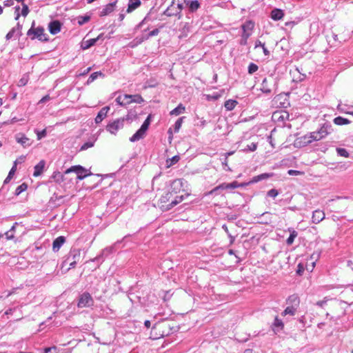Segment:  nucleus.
Segmentation results:
<instances>
[{
	"instance_id": "f257e3e1",
	"label": "nucleus",
	"mask_w": 353,
	"mask_h": 353,
	"mask_svg": "<svg viewBox=\"0 0 353 353\" xmlns=\"http://www.w3.org/2000/svg\"><path fill=\"white\" fill-rule=\"evenodd\" d=\"M331 130L332 127L330 125L324 124L316 131L305 134L302 138L305 143L310 144L314 141H320L326 137L330 134Z\"/></svg>"
},
{
	"instance_id": "f03ea898",
	"label": "nucleus",
	"mask_w": 353,
	"mask_h": 353,
	"mask_svg": "<svg viewBox=\"0 0 353 353\" xmlns=\"http://www.w3.org/2000/svg\"><path fill=\"white\" fill-rule=\"evenodd\" d=\"M35 22L33 21L31 28L28 30L27 35L31 40L38 39L40 41H48V36L45 33V29L42 26L34 28Z\"/></svg>"
},
{
	"instance_id": "7ed1b4c3",
	"label": "nucleus",
	"mask_w": 353,
	"mask_h": 353,
	"mask_svg": "<svg viewBox=\"0 0 353 353\" xmlns=\"http://www.w3.org/2000/svg\"><path fill=\"white\" fill-rule=\"evenodd\" d=\"M171 191H169L162 195L159 199L160 203L163 205V203H166L169 202L174 195L177 194L180 190L182 188L183 182L181 179H175L171 183Z\"/></svg>"
},
{
	"instance_id": "20e7f679",
	"label": "nucleus",
	"mask_w": 353,
	"mask_h": 353,
	"mask_svg": "<svg viewBox=\"0 0 353 353\" xmlns=\"http://www.w3.org/2000/svg\"><path fill=\"white\" fill-rule=\"evenodd\" d=\"M81 258V250L77 248H72L69 252L63 264L68 265V269L74 268Z\"/></svg>"
},
{
	"instance_id": "39448f33",
	"label": "nucleus",
	"mask_w": 353,
	"mask_h": 353,
	"mask_svg": "<svg viewBox=\"0 0 353 353\" xmlns=\"http://www.w3.org/2000/svg\"><path fill=\"white\" fill-rule=\"evenodd\" d=\"M150 116H148L142 123L141 128L130 138L131 142L139 141L145 137L150 123Z\"/></svg>"
},
{
	"instance_id": "423d86ee",
	"label": "nucleus",
	"mask_w": 353,
	"mask_h": 353,
	"mask_svg": "<svg viewBox=\"0 0 353 353\" xmlns=\"http://www.w3.org/2000/svg\"><path fill=\"white\" fill-rule=\"evenodd\" d=\"M124 121L125 118H119L114 120L107 124L105 129L111 134L116 135L118 131L123 128Z\"/></svg>"
},
{
	"instance_id": "0eeeda50",
	"label": "nucleus",
	"mask_w": 353,
	"mask_h": 353,
	"mask_svg": "<svg viewBox=\"0 0 353 353\" xmlns=\"http://www.w3.org/2000/svg\"><path fill=\"white\" fill-rule=\"evenodd\" d=\"M94 299L89 292H85L80 294L78 301L77 307L79 308L90 307L94 305Z\"/></svg>"
},
{
	"instance_id": "6e6552de",
	"label": "nucleus",
	"mask_w": 353,
	"mask_h": 353,
	"mask_svg": "<svg viewBox=\"0 0 353 353\" xmlns=\"http://www.w3.org/2000/svg\"><path fill=\"white\" fill-rule=\"evenodd\" d=\"M290 114L286 111H276L272 114V120L279 125H285L286 121H288Z\"/></svg>"
},
{
	"instance_id": "1a4fd4ad",
	"label": "nucleus",
	"mask_w": 353,
	"mask_h": 353,
	"mask_svg": "<svg viewBox=\"0 0 353 353\" xmlns=\"http://www.w3.org/2000/svg\"><path fill=\"white\" fill-rule=\"evenodd\" d=\"M22 25L17 23V26L12 28L6 34V39L10 40L11 39H17L21 35Z\"/></svg>"
},
{
	"instance_id": "9d476101",
	"label": "nucleus",
	"mask_w": 353,
	"mask_h": 353,
	"mask_svg": "<svg viewBox=\"0 0 353 353\" xmlns=\"http://www.w3.org/2000/svg\"><path fill=\"white\" fill-rule=\"evenodd\" d=\"M189 195H190L189 194H185L184 195L176 196L173 200H171L170 203H169L166 205H161V208H164L165 210H170L174 206L180 203L182 201H183L185 199H186Z\"/></svg>"
},
{
	"instance_id": "9b49d317",
	"label": "nucleus",
	"mask_w": 353,
	"mask_h": 353,
	"mask_svg": "<svg viewBox=\"0 0 353 353\" xmlns=\"http://www.w3.org/2000/svg\"><path fill=\"white\" fill-rule=\"evenodd\" d=\"M117 2V1L116 0L104 6L99 12V16L105 17L112 13L115 9Z\"/></svg>"
},
{
	"instance_id": "f8f14e48",
	"label": "nucleus",
	"mask_w": 353,
	"mask_h": 353,
	"mask_svg": "<svg viewBox=\"0 0 353 353\" xmlns=\"http://www.w3.org/2000/svg\"><path fill=\"white\" fill-rule=\"evenodd\" d=\"M61 29V23L58 20H54L49 23L48 30L51 34L55 35L58 34Z\"/></svg>"
},
{
	"instance_id": "ddd939ff",
	"label": "nucleus",
	"mask_w": 353,
	"mask_h": 353,
	"mask_svg": "<svg viewBox=\"0 0 353 353\" xmlns=\"http://www.w3.org/2000/svg\"><path fill=\"white\" fill-rule=\"evenodd\" d=\"M325 217V212L323 210H316L312 213V222L318 224Z\"/></svg>"
},
{
	"instance_id": "4468645a",
	"label": "nucleus",
	"mask_w": 353,
	"mask_h": 353,
	"mask_svg": "<svg viewBox=\"0 0 353 353\" xmlns=\"http://www.w3.org/2000/svg\"><path fill=\"white\" fill-rule=\"evenodd\" d=\"M110 109V108L109 106H105L102 108L94 119L95 123H100L107 117V114Z\"/></svg>"
},
{
	"instance_id": "2eb2a0df",
	"label": "nucleus",
	"mask_w": 353,
	"mask_h": 353,
	"mask_svg": "<svg viewBox=\"0 0 353 353\" xmlns=\"http://www.w3.org/2000/svg\"><path fill=\"white\" fill-rule=\"evenodd\" d=\"M130 100L129 94H125L119 95L116 98L115 101L120 106H126L130 104Z\"/></svg>"
},
{
	"instance_id": "dca6fc26",
	"label": "nucleus",
	"mask_w": 353,
	"mask_h": 353,
	"mask_svg": "<svg viewBox=\"0 0 353 353\" xmlns=\"http://www.w3.org/2000/svg\"><path fill=\"white\" fill-rule=\"evenodd\" d=\"M65 242V238L63 236H59L56 238L52 243V250L54 252H58L61 246Z\"/></svg>"
},
{
	"instance_id": "f3484780",
	"label": "nucleus",
	"mask_w": 353,
	"mask_h": 353,
	"mask_svg": "<svg viewBox=\"0 0 353 353\" xmlns=\"http://www.w3.org/2000/svg\"><path fill=\"white\" fill-rule=\"evenodd\" d=\"M103 34L101 33L96 38H94V39H88L86 41H84L83 43H82V45H81V48L83 49V50H86V49H88L89 48H90L91 46H94L97 41L98 40H99L100 39H102L103 38Z\"/></svg>"
},
{
	"instance_id": "a211bd4d",
	"label": "nucleus",
	"mask_w": 353,
	"mask_h": 353,
	"mask_svg": "<svg viewBox=\"0 0 353 353\" xmlns=\"http://www.w3.org/2000/svg\"><path fill=\"white\" fill-rule=\"evenodd\" d=\"M45 165L46 161L44 160H41L37 165H35L34 167L33 176L34 177L40 176L43 172Z\"/></svg>"
},
{
	"instance_id": "6ab92c4d",
	"label": "nucleus",
	"mask_w": 353,
	"mask_h": 353,
	"mask_svg": "<svg viewBox=\"0 0 353 353\" xmlns=\"http://www.w3.org/2000/svg\"><path fill=\"white\" fill-rule=\"evenodd\" d=\"M287 304L295 308H298L300 304V299L296 294L290 296L287 299Z\"/></svg>"
},
{
	"instance_id": "aec40b11",
	"label": "nucleus",
	"mask_w": 353,
	"mask_h": 353,
	"mask_svg": "<svg viewBox=\"0 0 353 353\" xmlns=\"http://www.w3.org/2000/svg\"><path fill=\"white\" fill-rule=\"evenodd\" d=\"M16 141L23 147L30 146L31 143L30 139L23 134H19L16 136Z\"/></svg>"
},
{
	"instance_id": "412c9836",
	"label": "nucleus",
	"mask_w": 353,
	"mask_h": 353,
	"mask_svg": "<svg viewBox=\"0 0 353 353\" xmlns=\"http://www.w3.org/2000/svg\"><path fill=\"white\" fill-rule=\"evenodd\" d=\"M273 331L276 333L282 330L284 327V324L281 319H279L278 316L274 318V322L272 325Z\"/></svg>"
},
{
	"instance_id": "4be33fe9",
	"label": "nucleus",
	"mask_w": 353,
	"mask_h": 353,
	"mask_svg": "<svg viewBox=\"0 0 353 353\" xmlns=\"http://www.w3.org/2000/svg\"><path fill=\"white\" fill-rule=\"evenodd\" d=\"M174 1L172 0L171 4L167 8V9L163 12V14L167 17H179L177 11L174 8Z\"/></svg>"
},
{
	"instance_id": "5701e85b",
	"label": "nucleus",
	"mask_w": 353,
	"mask_h": 353,
	"mask_svg": "<svg viewBox=\"0 0 353 353\" xmlns=\"http://www.w3.org/2000/svg\"><path fill=\"white\" fill-rule=\"evenodd\" d=\"M270 16L274 21H279L283 19L284 12L281 9L274 8L271 11Z\"/></svg>"
},
{
	"instance_id": "b1692460",
	"label": "nucleus",
	"mask_w": 353,
	"mask_h": 353,
	"mask_svg": "<svg viewBox=\"0 0 353 353\" xmlns=\"http://www.w3.org/2000/svg\"><path fill=\"white\" fill-rule=\"evenodd\" d=\"M254 22L252 20H247L241 26V28L243 32H249L252 34V31L254 28Z\"/></svg>"
},
{
	"instance_id": "393cba45",
	"label": "nucleus",
	"mask_w": 353,
	"mask_h": 353,
	"mask_svg": "<svg viewBox=\"0 0 353 353\" xmlns=\"http://www.w3.org/2000/svg\"><path fill=\"white\" fill-rule=\"evenodd\" d=\"M141 6L140 0H129L128 3L127 12L130 13Z\"/></svg>"
},
{
	"instance_id": "a878e982",
	"label": "nucleus",
	"mask_w": 353,
	"mask_h": 353,
	"mask_svg": "<svg viewBox=\"0 0 353 353\" xmlns=\"http://www.w3.org/2000/svg\"><path fill=\"white\" fill-rule=\"evenodd\" d=\"M92 175V172L81 166V170H79L77 173V179L79 181L84 179L85 177Z\"/></svg>"
},
{
	"instance_id": "bb28decb",
	"label": "nucleus",
	"mask_w": 353,
	"mask_h": 353,
	"mask_svg": "<svg viewBox=\"0 0 353 353\" xmlns=\"http://www.w3.org/2000/svg\"><path fill=\"white\" fill-rule=\"evenodd\" d=\"M18 225V223L15 222L11 228L5 232L3 235L6 236V238L7 240H12L14 238V232L17 225Z\"/></svg>"
},
{
	"instance_id": "cd10ccee",
	"label": "nucleus",
	"mask_w": 353,
	"mask_h": 353,
	"mask_svg": "<svg viewBox=\"0 0 353 353\" xmlns=\"http://www.w3.org/2000/svg\"><path fill=\"white\" fill-rule=\"evenodd\" d=\"M192 12H196L200 8V3L198 0L190 1L186 5Z\"/></svg>"
},
{
	"instance_id": "c85d7f7f",
	"label": "nucleus",
	"mask_w": 353,
	"mask_h": 353,
	"mask_svg": "<svg viewBox=\"0 0 353 353\" xmlns=\"http://www.w3.org/2000/svg\"><path fill=\"white\" fill-rule=\"evenodd\" d=\"M238 104V102L234 99H228L225 101L224 103V107L228 111L233 110L236 105Z\"/></svg>"
},
{
	"instance_id": "c756f323",
	"label": "nucleus",
	"mask_w": 353,
	"mask_h": 353,
	"mask_svg": "<svg viewBox=\"0 0 353 353\" xmlns=\"http://www.w3.org/2000/svg\"><path fill=\"white\" fill-rule=\"evenodd\" d=\"M185 106L182 103H180L175 108H174L172 110H171L170 114L171 115L177 116L181 114H183L185 112Z\"/></svg>"
},
{
	"instance_id": "7c9ffc66",
	"label": "nucleus",
	"mask_w": 353,
	"mask_h": 353,
	"mask_svg": "<svg viewBox=\"0 0 353 353\" xmlns=\"http://www.w3.org/2000/svg\"><path fill=\"white\" fill-rule=\"evenodd\" d=\"M288 230L290 232V234L286 240V243L288 245H290L294 243L295 238L298 235V232L296 230H294L293 228H289Z\"/></svg>"
},
{
	"instance_id": "2f4dec72",
	"label": "nucleus",
	"mask_w": 353,
	"mask_h": 353,
	"mask_svg": "<svg viewBox=\"0 0 353 353\" xmlns=\"http://www.w3.org/2000/svg\"><path fill=\"white\" fill-rule=\"evenodd\" d=\"M65 174H62L59 171H55L52 175V179H53L56 183H61L64 181Z\"/></svg>"
},
{
	"instance_id": "473e14b6",
	"label": "nucleus",
	"mask_w": 353,
	"mask_h": 353,
	"mask_svg": "<svg viewBox=\"0 0 353 353\" xmlns=\"http://www.w3.org/2000/svg\"><path fill=\"white\" fill-rule=\"evenodd\" d=\"M296 310L297 308L288 305L287 307L281 313V315L283 316L286 315L294 316L296 314Z\"/></svg>"
},
{
	"instance_id": "72a5a7b5",
	"label": "nucleus",
	"mask_w": 353,
	"mask_h": 353,
	"mask_svg": "<svg viewBox=\"0 0 353 353\" xmlns=\"http://www.w3.org/2000/svg\"><path fill=\"white\" fill-rule=\"evenodd\" d=\"M130 97V102L136 103H141L144 101L143 97L140 94H129Z\"/></svg>"
},
{
	"instance_id": "f704fd0d",
	"label": "nucleus",
	"mask_w": 353,
	"mask_h": 353,
	"mask_svg": "<svg viewBox=\"0 0 353 353\" xmlns=\"http://www.w3.org/2000/svg\"><path fill=\"white\" fill-rule=\"evenodd\" d=\"M260 90L265 94H270L272 90L271 88L268 85V81L266 78L263 79Z\"/></svg>"
},
{
	"instance_id": "c9c22d12",
	"label": "nucleus",
	"mask_w": 353,
	"mask_h": 353,
	"mask_svg": "<svg viewBox=\"0 0 353 353\" xmlns=\"http://www.w3.org/2000/svg\"><path fill=\"white\" fill-rule=\"evenodd\" d=\"M334 123L338 125H343L350 123V121H349L347 119L339 116L334 119Z\"/></svg>"
},
{
	"instance_id": "e433bc0d",
	"label": "nucleus",
	"mask_w": 353,
	"mask_h": 353,
	"mask_svg": "<svg viewBox=\"0 0 353 353\" xmlns=\"http://www.w3.org/2000/svg\"><path fill=\"white\" fill-rule=\"evenodd\" d=\"M101 76H103L101 72H94L90 75L86 83L89 85L91 83H92L94 80H96L99 77Z\"/></svg>"
},
{
	"instance_id": "4c0bfd02",
	"label": "nucleus",
	"mask_w": 353,
	"mask_h": 353,
	"mask_svg": "<svg viewBox=\"0 0 353 353\" xmlns=\"http://www.w3.org/2000/svg\"><path fill=\"white\" fill-rule=\"evenodd\" d=\"M220 190H227L226 183H223L210 190L208 194H216L217 192Z\"/></svg>"
},
{
	"instance_id": "58836bf2",
	"label": "nucleus",
	"mask_w": 353,
	"mask_h": 353,
	"mask_svg": "<svg viewBox=\"0 0 353 353\" xmlns=\"http://www.w3.org/2000/svg\"><path fill=\"white\" fill-rule=\"evenodd\" d=\"M227 190H232L240 187H244V183H239L236 181H234L230 183H226Z\"/></svg>"
},
{
	"instance_id": "ea45409f",
	"label": "nucleus",
	"mask_w": 353,
	"mask_h": 353,
	"mask_svg": "<svg viewBox=\"0 0 353 353\" xmlns=\"http://www.w3.org/2000/svg\"><path fill=\"white\" fill-rule=\"evenodd\" d=\"M159 33V29L156 28L150 31L147 35L143 36L140 40L139 43H141L144 40H148L151 37L157 36Z\"/></svg>"
},
{
	"instance_id": "a19ab883",
	"label": "nucleus",
	"mask_w": 353,
	"mask_h": 353,
	"mask_svg": "<svg viewBox=\"0 0 353 353\" xmlns=\"http://www.w3.org/2000/svg\"><path fill=\"white\" fill-rule=\"evenodd\" d=\"M79 170H81V165H72L70 168H68L64 172V174H69V173L74 172L77 174V173Z\"/></svg>"
},
{
	"instance_id": "79ce46f5",
	"label": "nucleus",
	"mask_w": 353,
	"mask_h": 353,
	"mask_svg": "<svg viewBox=\"0 0 353 353\" xmlns=\"http://www.w3.org/2000/svg\"><path fill=\"white\" fill-rule=\"evenodd\" d=\"M90 19V16L85 15V16H79L77 18V23L79 25L82 26L84 23L88 22Z\"/></svg>"
},
{
	"instance_id": "37998d69",
	"label": "nucleus",
	"mask_w": 353,
	"mask_h": 353,
	"mask_svg": "<svg viewBox=\"0 0 353 353\" xmlns=\"http://www.w3.org/2000/svg\"><path fill=\"white\" fill-rule=\"evenodd\" d=\"M29 81V76L27 74L23 75L18 82V86H25Z\"/></svg>"
},
{
	"instance_id": "c03bdc74",
	"label": "nucleus",
	"mask_w": 353,
	"mask_h": 353,
	"mask_svg": "<svg viewBox=\"0 0 353 353\" xmlns=\"http://www.w3.org/2000/svg\"><path fill=\"white\" fill-rule=\"evenodd\" d=\"M34 132L37 134V137L38 140H41V139L44 138L47 135V132L46 129H43L42 130H39L35 129Z\"/></svg>"
},
{
	"instance_id": "a18cd8bd",
	"label": "nucleus",
	"mask_w": 353,
	"mask_h": 353,
	"mask_svg": "<svg viewBox=\"0 0 353 353\" xmlns=\"http://www.w3.org/2000/svg\"><path fill=\"white\" fill-rule=\"evenodd\" d=\"M184 117L179 118L174 123V132H178L181 128Z\"/></svg>"
},
{
	"instance_id": "49530a36",
	"label": "nucleus",
	"mask_w": 353,
	"mask_h": 353,
	"mask_svg": "<svg viewBox=\"0 0 353 353\" xmlns=\"http://www.w3.org/2000/svg\"><path fill=\"white\" fill-rule=\"evenodd\" d=\"M272 174H268V173H263L261 174H259L254 177V181L257 182L263 179H268L269 177L272 176Z\"/></svg>"
},
{
	"instance_id": "de8ad7c7",
	"label": "nucleus",
	"mask_w": 353,
	"mask_h": 353,
	"mask_svg": "<svg viewBox=\"0 0 353 353\" xmlns=\"http://www.w3.org/2000/svg\"><path fill=\"white\" fill-rule=\"evenodd\" d=\"M26 189H27V185L25 183H22L16 188L15 194L19 195L21 192H24Z\"/></svg>"
},
{
	"instance_id": "09e8293b",
	"label": "nucleus",
	"mask_w": 353,
	"mask_h": 353,
	"mask_svg": "<svg viewBox=\"0 0 353 353\" xmlns=\"http://www.w3.org/2000/svg\"><path fill=\"white\" fill-rule=\"evenodd\" d=\"M94 145V141H87L85 143H84L81 146V150H85L90 148H92L93 147Z\"/></svg>"
},
{
	"instance_id": "8fccbe9b",
	"label": "nucleus",
	"mask_w": 353,
	"mask_h": 353,
	"mask_svg": "<svg viewBox=\"0 0 353 353\" xmlns=\"http://www.w3.org/2000/svg\"><path fill=\"white\" fill-rule=\"evenodd\" d=\"M336 151H337V154L339 155H340L341 157H348L350 154L349 152L346 150V149L345 148H337L336 149Z\"/></svg>"
},
{
	"instance_id": "3c124183",
	"label": "nucleus",
	"mask_w": 353,
	"mask_h": 353,
	"mask_svg": "<svg viewBox=\"0 0 353 353\" xmlns=\"http://www.w3.org/2000/svg\"><path fill=\"white\" fill-rule=\"evenodd\" d=\"M16 170V165H14L12 168L11 170H10L9 173H8V175L7 176V177L6 178V179L4 180V183H7L10 181V180L12 179V175L14 174V172Z\"/></svg>"
},
{
	"instance_id": "603ef678",
	"label": "nucleus",
	"mask_w": 353,
	"mask_h": 353,
	"mask_svg": "<svg viewBox=\"0 0 353 353\" xmlns=\"http://www.w3.org/2000/svg\"><path fill=\"white\" fill-rule=\"evenodd\" d=\"M179 160V157L176 155V156H174L172 158L168 159L167 161V164H168V167H170L174 164H175L176 163H177Z\"/></svg>"
},
{
	"instance_id": "864d4df0",
	"label": "nucleus",
	"mask_w": 353,
	"mask_h": 353,
	"mask_svg": "<svg viewBox=\"0 0 353 353\" xmlns=\"http://www.w3.org/2000/svg\"><path fill=\"white\" fill-rule=\"evenodd\" d=\"M258 65L254 63H250L248 65V72L250 74H253L254 72L258 70Z\"/></svg>"
},
{
	"instance_id": "5fc2aeb1",
	"label": "nucleus",
	"mask_w": 353,
	"mask_h": 353,
	"mask_svg": "<svg viewBox=\"0 0 353 353\" xmlns=\"http://www.w3.org/2000/svg\"><path fill=\"white\" fill-rule=\"evenodd\" d=\"M183 4L184 3L181 1L180 3H178L176 5L174 4V8L177 11V13L179 14V18L181 17V12L182 11V10L183 9Z\"/></svg>"
},
{
	"instance_id": "6e6d98bb",
	"label": "nucleus",
	"mask_w": 353,
	"mask_h": 353,
	"mask_svg": "<svg viewBox=\"0 0 353 353\" xmlns=\"http://www.w3.org/2000/svg\"><path fill=\"white\" fill-rule=\"evenodd\" d=\"M257 148V144L256 143H251L250 144L246 146V148L245 149V151L249 152H254Z\"/></svg>"
},
{
	"instance_id": "4d7b16f0",
	"label": "nucleus",
	"mask_w": 353,
	"mask_h": 353,
	"mask_svg": "<svg viewBox=\"0 0 353 353\" xmlns=\"http://www.w3.org/2000/svg\"><path fill=\"white\" fill-rule=\"evenodd\" d=\"M267 195L272 198H275L279 195V191L276 189H271L267 192Z\"/></svg>"
},
{
	"instance_id": "13d9d810",
	"label": "nucleus",
	"mask_w": 353,
	"mask_h": 353,
	"mask_svg": "<svg viewBox=\"0 0 353 353\" xmlns=\"http://www.w3.org/2000/svg\"><path fill=\"white\" fill-rule=\"evenodd\" d=\"M137 118V114L135 112H132V110L129 111L125 120H132L133 119Z\"/></svg>"
},
{
	"instance_id": "bf43d9fd",
	"label": "nucleus",
	"mask_w": 353,
	"mask_h": 353,
	"mask_svg": "<svg viewBox=\"0 0 353 353\" xmlns=\"http://www.w3.org/2000/svg\"><path fill=\"white\" fill-rule=\"evenodd\" d=\"M21 10V15L23 17H26L29 13V8L26 4L23 3Z\"/></svg>"
},
{
	"instance_id": "052dcab7",
	"label": "nucleus",
	"mask_w": 353,
	"mask_h": 353,
	"mask_svg": "<svg viewBox=\"0 0 353 353\" xmlns=\"http://www.w3.org/2000/svg\"><path fill=\"white\" fill-rule=\"evenodd\" d=\"M44 353H59L58 350L56 347L53 346L51 347H48L45 350Z\"/></svg>"
},
{
	"instance_id": "680f3d73",
	"label": "nucleus",
	"mask_w": 353,
	"mask_h": 353,
	"mask_svg": "<svg viewBox=\"0 0 353 353\" xmlns=\"http://www.w3.org/2000/svg\"><path fill=\"white\" fill-rule=\"evenodd\" d=\"M327 302V299L325 297L323 300L317 301L316 305L319 307H323Z\"/></svg>"
},
{
	"instance_id": "e2e57ef3",
	"label": "nucleus",
	"mask_w": 353,
	"mask_h": 353,
	"mask_svg": "<svg viewBox=\"0 0 353 353\" xmlns=\"http://www.w3.org/2000/svg\"><path fill=\"white\" fill-rule=\"evenodd\" d=\"M50 99V97L49 94H46L44 97H43L40 101H39V103H43Z\"/></svg>"
},
{
	"instance_id": "0e129e2a",
	"label": "nucleus",
	"mask_w": 353,
	"mask_h": 353,
	"mask_svg": "<svg viewBox=\"0 0 353 353\" xmlns=\"http://www.w3.org/2000/svg\"><path fill=\"white\" fill-rule=\"evenodd\" d=\"M296 71L299 73V77H298V81H302L305 80L306 78V75L305 74L301 73L298 68H296Z\"/></svg>"
},
{
	"instance_id": "69168bd1",
	"label": "nucleus",
	"mask_w": 353,
	"mask_h": 353,
	"mask_svg": "<svg viewBox=\"0 0 353 353\" xmlns=\"http://www.w3.org/2000/svg\"><path fill=\"white\" fill-rule=\"evenodd\" d=\"M265 46V43H262L261 41L259 40H256L255 41V44H254V48H257L259 47H264Z\"/></svg>"
},
{
	"instance_id": "338daca9",
	"label": "nucleus",
	"mask_w": 353,
	"mask_h": 353,
	"mask_svg": "<svg viewBox=\"0 0 353 353\" xmlns=\"http://www.w3.org/2000/svg\"><path fill=\"white\" fill-rule=\"evenodd\" d=\"M252 35L251 33L249 32H242V34H241V38L243 39H246L248 40L249 37Z\"/></svg>"
},
{
	"instance_id": "774afa93",
	"label": "nucleus",
	"mask_w": 353,
	"mask_h": 353,
	"mask_svg": "<svg viewBox=\"0 0 353 353\" xmlns=\"http://www.w3.org/2000/svg\"><path fill=\"white\" fill-rule=\"evenodd\" d=\"M13 3H14V0H6L4 2H3V4L5 6H11L12 5H13Z\"/></svg>"
}]
</instances>
